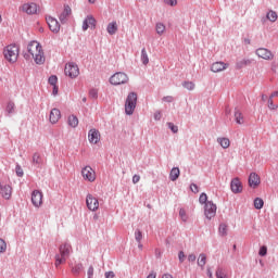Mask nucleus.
<instances>
[{
  "label": "nucleus",
  "mask_w": 278,
  "mask_h": 278,
  "mask_svg": "<svg viewBox=\"0 0 278 278\" xmlns=\"http://www.w3.org/2000/svg\"><path fill=\"white\" fill-rule=\"evenodd\" d=\"M254 207L255 210H262V207H264V200H262L261 198H256L254 200Z\"/></svg>",
  "instance_id": "473e14b6"
},
{
  "label": "nucleus",
  "mask_w": 278,
  "mask_h": 278,
  "mask_svg": "<svg viewBox=\"0 0 278 278\" xmlns=\"http://www.w3.org/2000/svg\"><path fill=\"white\" fill-rule=\"evenodd\" d=\"M167 125L169 129L173 131V134H177L179 131V128L175 124L168 123Z\"/></svg>",
  "instance_id": "a18cd8bd"
},
{
  "label": "nucleus",
  "mask_w": 278,
  "mask_h": 278,
  "mask_svg": "<svg viewBox=\"0 0 278 278\" xmlns=\"http://www.w3.org/2000/svg\"><path fill=\"white\" fill-rule=\"evenodd\" d=\"M22 12H25L26 14H38V4L34 2L24 3L21 7Z\"/></svg>",
  "instance_id": "ddd939ff"
},
{
  "label": "nucleus",
  "mask_w": 278,
  "mask_h": 278,
  "mask_svg": "<svg viewBox=\"0 0 278 278\" xmlns=\"http://www.w3.org/2000/svg\"><path fill=\"white\" fill-rule=\"evenodd\" d=\"M135 239L137 240V242L140 243L142 241V231L136 230L135 231Z\"/></svg>",
  "instance_id": "79ce46f5"
},
{
  "label": "nucleus",
  "mask_w": 278,
  "mask_h": 278,
  "mask_svg": "<svg viewBox=\"0 0 278 278\" xmlns=\"http://www.w3.org/2000/svg\"><path fill=\"white\" fill-rule=\"evenodd\" d=\"M267 108L269 110H278V91L270 94L269 99L267 100Z\"/></svg>",
  "instance_id": "f3484780"
},
{
  "label": "nucleus",
  "mask_w": 278,
  "mask_h": 278,
  "mask_svg": "<svg viewBox=\"0 0 278 278\" xmlns=\"http://www.w3.org/2000/svg\"><path fill=\"white\" fill-rule=\"evenodd\" d=\"M49 84L51 86H55V84H58V76H50L49 77Z\"/></svg>",
  "instance_id": "de8ad7c7"
},
{
  "label": "nucleus",
  "mask_w": 278,
  "mask_h": 278,
  "mask_svg": "<svg viewBox=\"0 0 278 278\" xmlns=\"http://www.w3.org/2000/svg\"><path fill=\"white\" fill-rule=\"evenodd\" d=\"M155 31L159 36H164V34L166 33V25H164L163 23H156L155 25Z\"/></svg>",
  "instance_id": "b1692460"
},
{
  "label": "nucleus",
  "mask_w": 278,
  "mask_h": 278,
  "mask_svg": "<svg viewBox=\"0 0 278 278\" xmlns=\"http://www.w3.org/2000/svg\"><path fill=\"white\" fill-rule=\"evenodd\" d=\"M87 275L89 278L92 277V275H94V267H89L88 271H87Z\"/></svg>",
  "instance_id": "3c124183"
},
{
  "label": "nucleus",
  "mask_w": 278,
  "mask_h": 278,
  "mask_svg": "<svg viewBox=\"0 0 278 278\" xmlns=\"http://www.w3.org/2000/svg\"><path fill=\"white\" fill-rule=\"evenodd\" d=\"M206 275H207V277H210V278H214V276L212 275V269H207Z\"/></svg>",
  "instance_id": "680f3d73"
},
{
  "label": "nucleus",
  "mask_w": 278,
  "mask_h": 278,
  "mask_svg": "<svg viewBox=\"0 0 278 278\" xmlns=\"http://www.w3.org/2000/svg\"><path fill=\"white\" fill-rule=\"evenodd\" d=\"M252 64L250 59H243L237 63V68H243V66H249Z\"/></svg>",
  "instance_id": "c756f323"
},
{
  "label": "nucleus",
  "mask_w": 278,
  "mask_h": 278,
  "mask_svg": "<svg viewBox=\"0 0 278 278\" xmlns=\"http://www.w3.org/2000/svg\"><path fill=\"white\" fill-rule=\"evenodd\" d=\"M88 1H89V3H94L96 0H88Z\"/></svg>",
  "instance_id": "0e129e2a"
},
{
  "label": "nucleus",
  "mask_w": 278,
  "mask_h": 278,
  "mask_svg": "<svg viewBox=\"0 0 278 278\" xmlns=\"http://www.w3.org/2000/svg\"><path fill=\"white\" fill-rule=\"evenodd\" d=\"M0 194L3 199H10L12 197V187L10 185L0 187Z\"/></svg>",
  "instance_id": "412c9836"
},
{
  "label": "nucleus",
  "mask_w": 278,
  "mask_h": 278,
  "mask_svg": "<svg viewBox=\"0 0 278 278\" xmlns=\"http://www.w3.org/2000/svg\"><path fill=\"white\" fill-rule=\"evenodd\" d=\"M136 103H138V94L136 92H130L127 96L125 102V112L128 116H131V114H134V110H136Z\"/></svg>",
  "instance_id": "39448f33"
},
{
  "label": "nucleus",
  "mask_w": 278,
  "mask_h": 278,
  "mask_svg": "<svg viewBox=\"0 0 278 278\" xmlns=\"http://www.w3.org/2000/svg\"><path fill=\"white\" fill-rule=\"evenodd\" d=\"M15 173H16L17 177H23V175H24L23 167H21V165H16Z\"/></svg>",
  "instance_id": "c03bdc74"
},
{
  "label": "nucleus",
  "mask_w": 278,
  "mask_h": 278,
  "mask_svg": "<svg viewBox=\"0 0 278 278\" xmlns=\"http://www.w3.org/2000/svg\"><path fill=\"white\" fill-rule=\"evenodd\" d=\"M219 233L220 236H227V224L219 225Z\"/></svg>",
  "instance_id": "4c0bfd02"
},
{
  "label": "nucleus",
  "mask_w": 278,
  "mask_h": 278,
  "mask_svg": "<svg viewBox=\"0 0 278 278\" xmlns=\"http://www.w3.org/2000/svg\"><path fill=\"white\" fill-rule=\"evenodd\" d=\"M157 277V274L155 271H151L147 278H156Z\"/></svg>",
  "instance_id": "6e6d98bb"
},
{
  "label": "nucleus",
  "mask_w": 278,
  "mask_h": 278,
  "mask_svg": "<svg viewBox=\"0 0 278 278\" xmlns=\"http://www.w3.org/2000/svg\"><path fill=\"white\" fill-rule=\"evenodd\" d=\"M262 99H263V101H266V96H263Z\"/></svg>",
  "instance_id": "69168bd1"
},
{
  "label": "nucleus",
  "mask_w": 278,
  "mask_h": 278,
  "mask_svg": "<svg viewBox=\"0 0 278 278\" xmlns=\"http://www.w3.org/2000/svg\"><path fill=\"white\" fill-rule=\"evenodd\" d=\"M200 203L203 205L205 203V205H207V194L206 193H201L200 198H199Z\"/></svg>",
  "instance_id": "58836bf2"
},
{
  "label": "nucleus",
  "mask_w": 278,
  "mask_h": 278,
  "mask_svg": "<svg viewBox=\"0 0 278 278\" xmlns=\"http://www.w3.org/2000/svg\"><path fill=\"white\" fill-rule=\"evenodd\" d=\"M106 31L110 34V36H114V34L118 31V24L116 22L109 23Z\"/></svg>",
  "instance_id": "4be33fe9"
},
{
  "label": "nucleus",
  "mask_w": 278,
  "mask_h": 278,
  "mask_svg": "<svg viewBox=\"0 0 278 278\" xmlns=\"http://www.w3.org/2000/svg\"><path fill=\"white\" fill-rule=\"evenodd\" d=\"M235 121L237 125H244V115H242V112L240 111L235 112Z\"/></svg>",
  "instance_id": "a878e982"
},
{
  "label": "nucleus",
  "mask_w": 278,
  "mask_h": 278,
  "mask_svg": "<svg viewBox=\"0 0 278 278\" xmlns=\"http://www.w3.org/2000/svg\"><path fill=\"white\" fill-rule=\"evenodd\" d=\"M230 190L233 192V194H240V192H242V182L240 181V178H235L231 180Z\"/></svg>",
  "instance_id": "a211bd4d"
},
{
  "label": "nucleus",
  "mask_w": 278,
  "mask_h": 278,
  "mask_svg": "<svg viewBox=\"0 0 278 278\" xmlns=\"http://www.w3.org/2000/svg\"><path fill=\"white\" fill-rule=\"evenodd\" d=\"M46 21H47L49 29L52 30L53 34H58L60 31V22H58V20H55V17L47 16Z\"/></svg>",
  "instance_id": "4468645a"
},
{
  "label": "nucleus",
  "mask_w": 278,
  "mask_h": 278,
  "mask_svg": "<svg viewBox=\"0 0 278 278\" xmlns=\"http://www.w3.org/2000/svg\"><path fill=\"white\" fill-rule=\"evenodd\" d=\"M207 262V256L205 254H200L198 258V265L203 268Z\"/></svg>",
  "instance_id": "2f4dec72"
},
{
  "label": "nucleus",
  "mask_w": 278,
  "mask_h": 278,
  "mask_svg": "<svg viewBox=\"0 0 278 278\" xmlns=\"http://www.w3.org/2000/svg\"><path fill=\"white\" fill-rule=\"evenodd\" d=\"M139 249H142V244H139Z\"/></svg>",
  "instance_id": "338daca9"
},
{
  "label": "nucleus",
  "mask_w": 278,
  "mask_h": 278,
  "mask_svg": "<svg viewBox=\"0 0 278 278\" xmlns=\"http://www.w3.org/2000/svg\"><path fill=\"white\" fill-rule=\"evenodd\" d=\"M90 94L91 97H97V91H91Z\"/></svg>",
  "instance_id": "e2e57ef3"
},
{
  "label": "nucleus",
  "mask_w": 278,
  "mask_h": 278,
  "mask_svg": "<svg viewBox=\"0 0 278 278\" xmlns=\"http://www.w3.org/2000/svg\"><path fill=\"white\" fill-rule=\"evenodd\" d=\"M97 27V20L92 15H89L83 22V31H88V29H94Z\"/></svg>",
  "instance_id": "f8f14e48"
},
{
  "label": "nucleus",
  "mask_w": 278,
  "mask_h": 278,
  "mask_svg": "<svg viewBox=\"0 0 278 278\" xmlns=\"http://www.w3.org/2000/svg\"><path fill=\"white\" fill-rule=\"evenodd\" d=\"M71 16V9L70 7H65L62 14L60 15V21L61 23H64V21H66V17Z\"/></svg>",
  "instance_id": "bb28decb"
},
{
  "label": "nucleus",
  "mask_w": 278,
  "mask_h": 278,
  "mask_svg": "<svg viewBox=\"0 0 278 278\" xmlns=\"http://www.w3.org/2000/svg\"><path fill=\"white\" fill-rule=\"evenodd\" d=\"M165 3H167L168 5H177V0H165Z\"/></svg>",
  "instance_id": "864d4df0"
},
{
  "label": "nucleus",
  "mask_w": 278,
  "mask_h": 278,
  "mask_svg": "<svg viewBox=\"0 0 278 278\" xmlns=\"http://www.w3.org/2000/svg\"><path fill=\"white\" fill-rule=\"evenodd\" d=\"M0 23H1V14H0Z\"/></svg>",
  "instance_id": "774afa93"
},
{
  "label": "nucleus",
  "mask_w": 278,
  "mask_h": 278,
  "mask_svg": "<svg viewBox=\"0 0 278 278\" xmlns=\"http://www.w3.org/2000/svg\"><path fill=\"white\" fill-rule=\"evenodd\" d=\"M184 88H186L187 90H192L194 88V83L192 81H185L182 84Z\"/></svg>",
  "instance_id": "ea45409f"
},
{
  "label": "nucleus",
  "mask_w": 278,
  "mask_h": 278,
  "mask_svg": "<svg viewBox=\"0 0 278 278\" xmlns=\"http://www.w3.org/2000/svg\"><path fill=\"white\" fill-rule=\"evenodd\" d=\"M88 140L90 144H99V142H101V132L94 128L90 129L88 132Z\"/></svg>",
  "instance_id": "9b49d317"
},
{
  "label": "nucleus",
  "mask_w": 278,
  "mask_h": 278,
  "mask_svg": "<svg viewBox=\"0 0 278 278\" xmlns=\"http://www.w3.org/2000/svg\"><path fill=\"white\" fill-rule=\"evenodd\" d=\"M255 54L257 58H261V60H273L275 58L273 52L266 48L256 49Z\"/></svg>",
  "instance_id": "9d476101"
},
{
  "label": "nucleus",
  "mask_w": 278,
  "mask_h": 278,
  "mask_svg": "<svg viewBox=\"0 0 278 278\" xmlns=\"http://www.w3.org/2000/svg\"><path fill=\"white\" fill-rule=\"evenodd\" d=\"M217 142L220 144L222 149H229V147H231V141L226 137L217 138Z\"/></svg>",
  "instance_id": "5701e85b"
},
{
  "label": "nucleus",
  "mask_w": 278,
  "mask_h": 278,
  "mask_svg": "<svg viewBox=\"0 0 278 278\" xmlns=\"http://www.w3.org/2000/svg\"><path fill=\"white\" fill-rule=\"evenodd\" d=\"M104 276H105V278H114V277H116V275L114 274V271H106V273L104 274Z\"/></svg>",
  "instance_id": "8fccbe9b"
},
{
  "label": "nucleus",
  "mask_w": 278,
  "mask_h": 278,
  "mask_svg": "<svg viewBox=\"0 0 278 278\" xmlns=\"http://www.w3.org/2000/svg\"><path fill=\"white\" fill-rule=\"evenodd\" d=\"M33 162L34 164H42V156H40L38 153H35L33 155Z\"/></svg>",
  "instance_id": "c9c22d12"
},
{
  "label": "nucleus",
  "mask_w": 278,
  "mask_h": 278,
  "mask_svg": "<svg viewBox=\"0 0 278 278\" xmlns=\"http://www.w3.org/2000/svg\"><path fill=\"white\" fill-rule=\"evenodd\" d=\"M109 81L112 86H124L129 84V76L125 72H116L110 77Z\"/></svg>",
  "instance_id": "20e7f679"
},
{
  "label": "nucleus",
  "mask_w": 278,
  "mask_h": 278,
  "mask_svg": "<svg viewBox=\"0 0 278 278\" xmlns=\"http://www.w3.org/2000/svg\"><path fill=\"white\" fill-rule=\"evenodd\" d=\"M42 192L40 190H34L31 193V203L35 207L42 205Z\"/></svg>",
  "instance_id": "2eb2a0df"
},
{
  "label": "nucleus",
  "mask_w": 278,
  "mask_h": 278,
  "mask_svg": "<svg viewBox=\"0 0 278 278\" xmlns=\"http://www.w3.org/2000/svg\"><path fill=\"white\" fill-rule=\"evenodd\" d=\"M62 118V112L59 109H52L50 112V123L55 125Z\"/></svg>",
  "instance_id": "6ab92c4d"
},
{
  "label": "nucleus",
  "mask_w": 278,
  "mask_h": 278,
  "mask_svg": "<svg viewBox=\"0 0 278 278\" xmlns=\"http://www.w3.org/2000/svg\"><path fill=\"white\" fill-rule=\"evenodd\" d=\"M204 214L208 220H212L214 216H216V204H214L212 201L206 202L204 207Z\"/></svg>",
  "instance_id": "1a4fd4ad"
},
{
  "label": "nucleus",
  "mask_w": 278,
  "mask_h": 278,
  "mask_svg": "<svg viewBox=\"0 0 278 278\" xmlns=\"http://www.w3.org/2000/svg\"><path fill=\"white\" fill-rule=\"evenodd\" d=\"M141 62L144 65L149 64V54H147V49L144 48L141 50Z\"/></svg>",
  "instance_id": "7c9ffc66"
},
{
  "label": "nucleus",
  "mask_w": 278,
  "mask_h": 278,
  "mask_svg": "<svg viewBox=\"0 0 278 278\" xmlns=\"http://www.w3.org/2000/svg\"><path fill=\"white\" fill-rule=\"evenodd\" d=\"M21 49L16 45H9L3 49L4 59L10 62V64H14L18 60V53Z\"/></svg>",
  "instance_id": "7ed1b4c3"
},
{
  "label": "nucleus",
  "mask_w": 278,
  "mask_h": 278,
  "mask_svg": "<svg viewBox=\"0 0 278 278\" xmlns=\"http://www.w3.org/2000/svg\"><path fill=\"white\" fill-rule=\"evenodd\" d=\"M178 257H179L180 262H184V258L186 257V254H184V252H179Z\"/></svg>",
  "instance_id": "13d9d810"
},
{
  "label": "nucleus",
  "mask_w": 278,
  "mask_h": 278,
  "mask_svg": "<svg viewBox=\"0 0 278 278\" xmlns=\"http://www.w3.org/2000/svg\"><path fill=\"white\" fill-rule=\"evenodd\" d=\"M267 18L268 21H270L271 23H275V21H277V13L275 11H269L267 13Z\"/></svg>",
  "instance_id": "f704fd0d"
},
{
  "label": "nucleus",
  "mask_w": 278,
  "mask_h": 278,
  "mask_svg": "<svg viewBox=\"0 0 278 278\" xmlns=\"http://www.w3.org/2000/svg\"><path fill=\"white\" fill-rule=\"evenodd\" d=\"M72 251L71 243H62L59 248V254L55 255L54 266L60 268L62 264H66V260H68Z\"/></svg>",
  "instance_id": "f03ea898"
},
{
  "label": "nucleus",
  "mask_w": 278,
  "mask_h": 278,
  "mask_svg": "<svg viewBox=\"0 0 278 278\" xmlns=\"http://www.w3.org/2000/svg\"><path fill=\"white\" fill-rule=\"evenodd\" d=\"M86 205L90 212H97V210H99V200L94 195L88 193L86 197Z\"/></svg>",
  "instance_id": "6e6552de"
},
{
  "label": "nucleus",
  "mask_w": 278,
  "mask_h": 278,
  "mask_svg": "<svg viewBox=\"0 0 278 278\" xmlns=\"http://www.w3.org/2000/svg\"><path fill=\"white\" fill-rule=\"evenodd\" d=\"M188 262H197V255H194V254H189V256H188Z\"/></svg>",
  "instance_id": "603ef678"
},
{
  "label": "nucleus",
  "mask_w": 278,
  "mask_h": 278,
  "mask_svg": "<svg viewBox=\"0 0 278 278\" xmlns=\"http://www.w3.org/2000/svg\"><path fill=\"white\" fill-rule=\"evenodd\" d=\"M260 184H261L260 175H257L255 173H251L249 176L250 188H257V186H260Z\"/></svg>",
  "instance_id": "aec40b11"
},
{
  "label": "nucleus",
  "mask_w": 278,
  "mask_h": 278,
  "mask_svg": "<svg viewBox=\"0 0 278 278\" xmlns=\"http://www.w3.org/2000/svg\"><path fill=\"white\" fill-rule=\"evenodd\" d=\"M191 192H194V194L199 193V186L197 184H191L190 186Z\"/></svg>",
  "instance_id": "09e8293b"
},
{
  "label": "nucleus",
  "mask_w": 278,
  "mask_h": 278,
  "mask_svg": "<svg viewBox=\"0 0 278 278\" xmlns=\"http://www.w3.org/2000/svg\"><path fill=\"white\" fill-rule=\"evenodd\" d=\"M84 268V265L81 263L76 264L73 268H72V273H74V275H79V273H81V269Z\"/></svg>",
  "instance_id": "72a5a7b5"
},
{
  "label": "nucleus",
  "mask_w": 278,
  "mask_h": 278,
  "mask_svg": "<svg viewBox=\"0 0 278 278\" xmlns=\"http://www.w3.org/2000/svg\"><path fill=\"white\" fill-rule=\"evenodd\" d=\"M229 68V64L225 62H215L211 65L212 73H223V71H227Z\"/></svg>",
  "instance_id": "dca6fc26"
},
{
  "label": "nucleus",
  "mask_w": 278,
  "mask_h": 278,
  "mask_svg": "<svg viewBox=\"0 0 278 278\" xmlns=\"http://www.w3.org/2000/svg\"><path fill=\"white\" fill-rule=\"evenodd\" d=\"M15 110H16V104L12 101L8 102L5 112H8V114H14Z\"/></svg>",
  "instance_id": "c85d7f7f"
},
{
  "label": "nucleus",
  "mask_w": 278,
  "mask_h": 278,
  "mask_svg": "<svg viewBox=\"0 0 278 278\" xmlns=\"http://www.w3.org/2000/svg\"><path fill=\"white\" fill-rule=\"evenodd\" d=\"M52 94L54 96L58 94V86L55 85L53 86Z\"/></svg>",
  "instance_id": "052dcab7"
},
{
  "label": "nucleus",
  "mask_w": 278,
  "mask_h": 278,
  "mask_svg": "<svg viewBox=\"0 0 278 278\" xmlns=\"http://www.w3.org/2000/svg\"><path fill=\"white\" fill-rule=\"evenodd\" d=\"M179 216H180L181 220H184L185 223H186V220H188V215H186V210L180 208Z\"/></svg>",
  "instance_id": "a19ab883"
},
{
  "label": "nucleus",
  "mask_w": 278,
  "mask_h": 278,
  "mask_svg": "<svg viewBox=\"0 0 278 278\" xmlns=\"http://www.w3.org/2000/svg\"><path fill=\"white\" fill-rule=\"evenodd\" d=\"M8 250V244L5 243V240L0 239V253H5Z\"/></svg>",
  "instance_id": "e433bc0d"
},
{
  "label": "nucleus",
  "mask_w": 278,
  "mask_h": 278,
  "mask_svg": "<svg viewBox=\"0 0 278 278\" xmlns=\"http://www.w3.org/2000/svg\"><path fill=\"white\" fill-rule=\"evenodd\" d=\"M27 52L31 55L36 64H45V50L38 41H30L27 46Z\"/></svg>",
  "instance_id": "f257e3e1"
},
{
  "label": "nucleus",
  "mask_w": 278,
  "mask_h": 278,
  "mask_svg": "<svg viewBox=\"0 0 278 278\" xmlns=\"http://www.w3.org/2000/svg\"><path fill=\"white\" fill-rule=\"evenodd\" d=\"M216 277L217 278H227V275H225V271H223V269L218 268L216 270Z\"/></svg>",
  "instance_id": "49530a36"
},
{
  "label": "nucleus",
  "mask_w": 278,
  "mask_h": 278,
  "mask_svg": "<svg viewBox=\"0 0 278 278\" xmlns=\"http://www.w3.org/2000/svg\"><path fill=\"white\" fill-rule=\"evenodd\" d=\"M179 175H180V172H179L178 167L172 168V170L169 173L170 181H177V179H179Z\"/></svg>",
  "instance_id": "393cba45"
},
{
  "label": "nucleus",
  "mask_w": 278,
  "mask_h": 278,
  "mask_svg": "<svg viewBox=\"0 0 278 278\" xmlns=\"http://www.w3.org/2000/svg\"><path fill=\"white\" fill-rule=\"evenodd\" d=\"M154 118H155V121H160V118H162V113L156 112V113L154 114Z\"/></svg>",
  "instance_id": "4d7b16f0"
},
{
  "label": "nucleus",
  "mask_w": 278,
  "mask_h": 278,
  "mask_svg": "<svg viewBox=\"0 0 278 278\" xmlns=\"http://www.w3.org/2000/svg\"><path fill=\"white\" fill-rule=\"evenodd\" d=\"M138 181H140V176L135 175V176L132 177V184H138Z\"/></svg>",
  "instance_id": "5fc2aeb1"
},
{
  "label": "nucleus",
  "mask_w": 278,
  "mask_h": 278,
  "mask_svg": "<svg viewBox=\"0 0 278 278\" xmlns=\"http://www.w3.org/2000/svg\"><path fill=\"white\" fill-rule=\"evenodd\" d=\"M64 74L66 77H70V79H77L79 77V65L75 62H70L65 65Z\"/></svg>",
  "instance_id": "423d86ee"
},
{
  "label": "nucleus",
  "mask_w": 278,
  "mask_h": 278,
  "mask_svg": "<svg viewBox=\"0 0 278 278\" xmlns=\"http://www.w3.org/2000/svg\"><path fill=\"white\" fill-rule=\"evenodd\" d=\"M266 253H268V248H266L265 245L261 247L258 255H261V257H264Z\"/></svg>",
  "instance_id": "37998d69"
},
{
  "label": "nucleus",
  "mask_w": 278,
  "mask_h": 278,
  "mask_svg": "<svg viewBox=\"0 0 278 278\" xmlns=\"http://www.w3.org/2000/svg\"><path fill=\"white\" fill-rule=\"evenodd\" d=\"M163 101H167L168 103H170L173 101V97L168 96V97H165L163 99Z\"/></svg>",
  "instance_id": "bf43d9fd"
},
{
  "label": "nucleus",
  "mask_w": 278,
  "mask_h": 278,
  "mask_svg": "<svg viewBox=\"0 0 278 278\" xmlns=\"http://www.w3.org/2000/svg\"><path fill=\"white\" fill-rule=\"evenodd\" d=\"M68 125H70V127H77V125H79V119L77 118V116H75V115H71L70 117H68Z\"/></svg>",
  "instance_id": "cd10ccee"
},
{
  "label": "nucleus",
  "mask_w": 278,
  "mask_h": 278,
  "mask_svg": "<svg viewBox=\"0 0 278 278\" xmlns=\"http://www.w3.org/2000/svg\"><path fill=\"white\" fill-rule=\"evenodd\" d=\"M81 176L85 181H89L90 184L97 181V172H94L90 166H85L81 169Z\"/></svg>",
  "instance_id": "0eeeda50"
}]
</instances>
